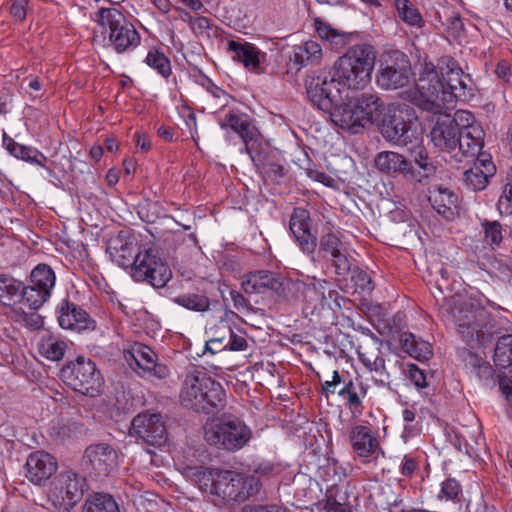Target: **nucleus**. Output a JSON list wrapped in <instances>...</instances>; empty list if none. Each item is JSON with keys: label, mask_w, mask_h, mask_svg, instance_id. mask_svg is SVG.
<instances>
[{"label": "nucleus", "mask_w": 512, "mask_h": 512, "mask_svg": "<svg viewBox=\"0 0 512 512\" xmlns=\"http://www.w3.org/2000/svg\"><path fill=\"white\" fill-rule=\"evenodd\" d=\"M440 75L433 64H425L416 82L414 104L432 114H441L454 107L456 101L474 96V83L453 59L439 63Z\"/></svg>", "instance_id": "obj_1"}, {"label": "nucleus", "mask_w": 512, "mask_h": 512, "mask_svg": "<svg viewBox=\"0 0 512 512\" xmlns=\"http://www.w3.org/2000/svg\"><path fill=\"white\" fill-rule=\"evenodd\" d=\"M325 79L307 78L306 93L318 109L328 112L331 121L342 129L356 134L368 123L380 120L384 111L383 101L373 93H364L357 98L343 97L341 89L321 88Z\"/></svg>", "instance_id": "obj_2"}, {"label": "nucleus", "mask_w": 512, "mask_h": 512, "mask_svg": "<svg viewBox=\"0 0 512 512\" xmlns=\"http://www.w3.org/2000/svg\"><path fill=\"white\" fill-rule=\"evenodd\" d=\"M375 59L373 46L357 44L337 59L332 73L321 71L308 78H325V84L321 85V88L325 89H363L371 80Z\"/></svg>", "instance_id": "obj_3"}, {"label": "nucleus", "mask_w": 512, "mask_h": 512, "mask_svg": "<svg viewBox=\"0 0 512 512\" xmlns=\"http://www.w3.org/2000/svg\"><path fill=\"white\" fill-rule=\"evenodd\" d=\"M430 131L433 145L447 152L457 161L462 157H475L484 145V131L481 127L460 128L456 120L443 111Z\"/></svg>", "instance_id": "obj_4"}, {"label": "nucleus", "mask_w": 512, "mask_h": 512, "mask_svg": "<svg viewBox=\"0 0 512 512\" xmlns=\"http://www.w3.org/2000/svg\"><path fill=\"white\" fill-rule=\"evenodd\" d=\"M450 313L458 335L469 347L477 348L492 340V316L478 301L455 302Z\"/></svg>", "instance_id": "obj_5"}, {"label": "nucleus", "mask_w": 512, "mask_h": 512, "mask_svg": "<svg viewBox=\"0 0 512 512\" xmlns=\"http://www.w3.org/2000/svg\"><path fill=\"white\" fill-rule=\"evenodd\" d=\"M180 400L186 408L209 414L224 407L226 394L220 383L193 367L185 375Z\"/></svg>", "instance_id": "obj_6"}, {"label": "nucleus", "mask_w": 512, "mask_h": 512, "mask_svg": "<svg viewBox=\"0 0 512 512\" xmlns=\"http://www.w3.org/2000/svg\"><path fill=\"white\" fill-rule=\"evenodd\" d=\"M251 437L250 428L242 420L232 415H223L204 427L206 442L229 452L242 449Z\"/></svg>", "instance_id": "obj_7"}, {"label": "nucleus", "mask_w": 512, "mask_h": 512, "mask_svg": "<svg viewBox=\"0 0 512 512\" xmlns=\"http://www.w3.org/2000/svg\"><path fill=\"white\" fill-rule=\"evenodd\" d=\"M416 119L414 109L408 105H391L381 119L380 133L394 145L407 146L417 140V130L414 128Z\"/></svg>", "instance_id": "obj_8"}, {"label": "nucleus", "mask_w": 512, "mask_h": 512, "mask_svg": "<svg viewBox=\"0 0 512 512\" xmlns=\"http://www.w3.org/2000/svg\"><path fill=\"white\" fill-rule=\"evenodd\" d=\"M94 20L101 33L108 35L109 44L118 53L135 48L140 43V36L135 27L117 9L102 8L95 13Z\"/></svg>", "instance_id": "obj_9"}, {"label": "nucleus", "mask_w": 512, "mask_h": 512, "mask_svg": "<svg viewBox=\"0 0 512 512\" xmlns=\"http://www.w3.org/2000/svg\"><path fill=\"white\" fill-rule=\"evenodd\" d=\"M216 479V496L228 504L244 503L256 497L262 488L258 477L237 471L223 470Z\"/></svg>", "instance_id": "obj_10"}, {"label": "nucleus", "mask_w": 512, "mask_h": 512, "mask_svg": "<svg viewBox=\"0 0 512 512\" xmlns=\"http://www.w3.org/2000/svg\"><path fill=\"white\" fill-rule=\"evenodd\" d=\"M63 381L76 392L85 396H98L104 385L103 377L95 363L84 357L67 363L61 369Z\"/></svg>", "instance_id": "obj_11"}, {"label": "nucleus", "mask_w": 512, "mask_h": 512, "mask_svg": "<svg viewBox=\"0 0 512 512\" xmlns=\"http://www.w3.org/2000/svg\"><path fill=\"white\" fill-rule=\"evenodd\" d=\"M130 270L135 281L147 282L157 289L165 287L172 278L169 265L153 249L139 251Z\"/></svg>", "instance_id": "obj_12"}, {"label": "nucleus", "mask_w": 512, "mask_h": 512, "mask_svg": "<svg viewBox=\"0 0 512 512\" xmlns=\"http://www.w3.org/2000/svg\"><path fill=\"white\" fill-rule=\"evenodd\" d=\"M411 75L412 69L407 55L396 50L383 57L376 80L380 87L394 90L406 86Z\"/></svg>", "instance_id": "obj_13"}, {"label": "nucleus", "mask_w": 512, "mask_h": 512, "mask_svg": "<svg viewBox=\"0 0 512 512\" xmlns=\"http://www.w3.org/2000/svg\"><path fill=\"white\" fill-rule=\"evenodd\" d=\"M85 487L84 477L73 471H65L58 476L50 497L55 498L54 504L59 509L69 512L82 499Z\"/></svg>", "instance_id": "obj_14"}, {"label": "nucleus", "mask_w": 512, "mask_h": 512, "mask_svg": "<svg viewBox=\"0 0 512 512\" xmlns=\"http://www.w3.org/2000/svg\"><path fill=\"white\" fill-rule=\"evenodd\" d=\"M130 433L152 446H161L167 441V428L160 413L138 414L132 420Z\"/></svg>", "instance_id": "obj_15"}, {"label": "nucleus", "mask_w": 512, "mask_h": 512, "mask_svg": "<svg viewBox=\"0 0 512 512\" xmlns=\"http://www.w3.org/2000/svg\"><path fill=\"white\" fill-rule=\"evenodd\" d=\"M117 465V453L107 444L91 445L86 448L83 466L98 477L108 476Z\"/></svg>", "instance_id": "obj_16"}, {"label": "nucleus", "mask_w": 512, "mask_h": 512, "mask_svg": "<svg viewBox=\"0 0 512 512\" xmlns=\"http://www.w3.org/2000/svg\"><path fill=\"white\" fill-rule=\"evenodd\" d=\"M124 358L132 369L139 368L159 379H165L170 374L166 365L157 363L156 353L144 344L133 345L130 350L124 352Z\"/></svg>", "instance_id": "obj_17"}, {"label": "nucleus", "mask_w": 512, "mask_h": 512, "mask_svg": "<svg viewBox=\"0 0 512 512\" xmlns=\"http://www.w3.org/2000/svg\"><path fill=\"white\" fill-rule=\"evenodd\" d=\"M219 124L222 129L230 128L239 135L245 145L242 152H246L253 160L255 143L259 138V131L253 125L249 116L244 113L237 114L234 112H229L225 115Z\"/></svg>", "instance_id": "obj_18"}, {"label": "nucleus", "mask_w": 512, "mask_h": 512, "mask_svg": "<svg viewBox=\"0 0 512 512\" xmlns=\"http://www.w3.org/2000/svg\"><path fill=\"white\" fill-rule=\"evenodd\" d=\"M289 229L302 252L312 255L317 247V237L311 232L309 211L304 208H294Z\"/></svg>", "instance_id": "obj_19"}, {"label": "nucleus", "mask_w": 512, "mask_h": 512, "mask_svg": "<svg viewBox=\"0 0 512 512\" xmlns=\"http://www.w3.org/2000/svg\"><path fill=\"white\" fill-rule=\"evenodd\" d=\"M139 251L135 237L124 230L110 238L107 244V252L112 260L123 268L131 269Z\"/></svg>", "instance_id": "obj_20"}, {"label": "nucleus", "mask_w": 512, "mask_h": 512, "mask_svg": "<svg viewBox=\"0 0 512 512\" xmlns=\"http://www.w3.org/2000/svg\"><path fill=\"white\" fill-rule=\"evenodd\" d=\"M241 285L246 294H261L271 291L280 295L284 292L283 279L267 270L249 272L244 276Z\"/></svg>", "instance_id": "obj_21"}, {"label": "nucleus", "mask_w": 512, "mask_h": 512, "mask_svg": "<svg viewBox=\"0 0 512 512\" xmlns=\"http://www.w3.org/2000/svg\"><path fill=\"white\" fill-rule=\"evenodd\" d=\"M58 313V322L63 329L82 332L95 328V322L89 314L68 300L62 301L58 307Z\"/></svg>", "instance_id": "obj_22"}, {"label": "nucleus", "mask_w": 512, "mask_h": 512, "mask_svg": "<svg viewBox=\"0 0 512 512\" xmlns=\"http://www.w3.org/2000/svg\"><path fill=\"white\" fill-rule=\"evenodd\" d=\"M26 477L34 484L47 481L57 470L56 459L43 451L31 453L26 460Z\"/></svg>", "instance_id": "obj_23"}, {"label": "nucleus", "mask_w": 512, "mask_h": 512, "mask_svg": "<svg viewBox=\"0 0 512 512\" xmlns=\"http://www.w3.org/2000/svg\"><path fill=\"white\" fill-rule=\"evenodd\" d=\"M227 52L234 61L242 63L249 71L260 72V64L265 53H262L254 44L244 40H229Z\"/></svg>", "instance_id": "obj_24"}, {"label": "nucleus", "mask_w": 512, "mask_h": 512, "mask_svg": "<svg viewBox=\"0 0 512 512\" xmlns=\"http://www.w3.org/2000/svg\"><path fill=\"white\" fill-rule=\"evenodd\" d=\"M357 353L360 362L373 373L375 384L391 390V376L386 369L385 359L381 355L379 348L369 350L367 347L359 346Z\"/></svg>", "instance_id": "obj_25"}, {"label": "nucleus", "mask_w": 512, "mask_h": 512, "mask_svg": "<svg viewBox=\"0 0 512 512\" xmlns=\"http://www.w3.org/2000/svg\"><path fill=\"white\" fill-rule=\"evenodd\" d=\"M349 441L358 457H373L377 459L380 446L370 427L366 425L353 427L349 434Z\"/></svg>", "instance_id": "obj_26"}, {"label": "nucleus", "mask_w": 512, "mask_h": 512, "mask_svg": "<svg viewBox=\"0 0 512 512\" xmlns=\"http://www.w3.org/2000/svg\"><path fill=\"white\" fill-rule=\"evenodd\" d=\"M459 357L469 373L475 376L484 386L495 385V371L488 361L468 349L460 350Z\"/></svg>", "instance_id": "obj_27"}, {"label": "nucleus", "mask_w": 512, "mask_h": 512, "mask_svg": "<svg viewBox=\"0 0 512 512\" xmlns=\"http://www.w3.org/2000/svg\"><path fill=\"white\" fill-rule=\"evenodd\" d=\"M428 200L433 209L446 219H452L457 214V195L443 186H434L428 190Z\"/></svg>", "instance_id": "obj_28"}, {"label": "nucleus", "mask_w": 512, "mask_h": 512, "mask_svg": "<svg viewBox=\"0 0 512 512\" xmlns=\"http://www.w3.org/2000/svg\"><path fill=\"white\" fill-rule=\"evenodd\" d=\"M376 168L384 173H401L405 177L418 176L412 171V162L393 151H382L375 157Z\"/></svg>", "instance_id": "obj_29"}, {"label": "nucleus", "mask_w": 512, "mask_h": 512, "mask_svg": "<svg viewBox=\"0 0 512 512\" xmlns=\"http://www.w3.org/2000/svg\"><path fill=\"white\" fill-rule=\"evenodd\" d=\"M410 157L418 168L412 166V171L418 176H408L409 179L419 183H426L436 173V166L429 157L427 149L422 145H416L410 149Z\"/></svg>", "instance_id": "obj_30"}, {"label": "nucleus", "mask_w": 512, "mask_h": 512, "mask_svg": "<svg viewBox=\"0 0 512 512\" xmlns=\"http://www.w3.org/2000/svg\"><path fill=\"white\" fill-rule=\"evenodd\" d=\"M3 146L15 158L45 167L43 162L47 157L38 151L36 148L29 147L17 143L13 138L9 137L6 133L3 134Z\"/></svg>", "instance_id": "obj_31"}, {"label": "nucleus", "mask_w": 512, "mask_h": 512, "mask_svg": "<svg viewBox=\"0 0 512 512\" xmlns=\"http://www.w3.org/2000/svg\"><path fill=\"white\" fill-rule=\"evenodd\" d=\"M322 58V48L315 41H306L305 43L295 46L290 61L294 63L297 70L307 65H315Z\"/></svg>", "instance_id": "obj_32"}, {"label": "nucleus", "mask_w": 512, "mask_h": 512, "mask_svg": "<svg viewBox=\"0 0 512 512\" xmlns=\"http://www.w3.org/2000/svg\"><path fill=\"white\" fill-rule=\"evenodd\" d=\"M231 325L228 320L221 319L208 331L209 339L205 344V351L215 354L227 350V343L231 337Z\"/></svg>", "instance_id": "obj_33"}, {"label": "nucleus", "mask_w": 512, "mask_h": 512, "mask_svg": "<svg viewBox=\"0 0 512 512\" xmlns=\"http://www.w3.org/2000/svg\"><path fill=\"white\" fill-rule=\"evenodd\" d=\"M399 341L402 349L419 361L429 360L433 355L431 344L413 333L403 332Z\"/></svg>", "instance_id": "obj_34"}, {"label": "nucleus", "mask_w": 512, "mask_h": 512, "mask_svg": "<svg viewBox=\"0 0 512 512\" xmlns=\"http://www.w3.org/2000/svg\"><path fill=\"white\" fill-rule=\"evenodd\" d=\"M315 28L320 38L329 42L335 50L346 46L353 36L352 33H345L332 28L328 23L320 19H315Z\"/></svg>", "instance_id": "obj_35"}, {"label": "nucleus", "mask_w": 512, "mask_h": 512, "mask_svg": "<svg viewBox=\"0 0 512 512\" xmlns=\"http://www.w3.org/2000/svg\"><path fill=\"white\" fill-rule=\"evenodd\" d=\"M23 283L8 274H0V302L12 305L21 298Z\"/></svg>", "instance_id": "obj_36"}, {"label": "nucleus", "mask_w": 512, "mask_h": 512, "mask_svg": "<svg viewBox=\"0 0 512 512\" xmlns=\"http://www.w3.org/2000/svg\"><path fill=\"white\" fill-rule=\"evenodd\" d=\"M172 301L194 312L204 313L210 309V299L205 293H183L174 297Z\"/></svg>", "instance_id": "obj_37"}, {"label": "nucleus", "mask_w": 512, "mask_h": 512, "mask_svg": "<svg viewBox=\"0 0 512 512\" xmlns=\"http://www.w3.org/2000/svg\"><path fill=\"white\" fill-rule=\"evenodd\" d=\"M83 512H120V509L112 495L95 493L85 501Z\"/></svg>", "instance_id": "obj_38"}, {"label": "nucleus", "mask_w": 512, "mask_h": 512, "mask_svg": "<svg viewBox=\"0 0 512 512\" xmlns=\"http://www.w3.org/2000/svg\"><path fill=\"white\" fill-rule=\"evenodd\" d=\"M495 365L508 369V373L512 376V335L501 336L494 350Z\"/></svg>", "instance_id": "obj_39"}, {"label": "nucleus", "mask_w": 512, "mask_h": 512, "mask_svg": "<svg viewBox=\"0 0 512 512\" xmlns=\"http://www.w3.org/2000/svg\"><path fill=\"white\" fill-rule=\"evenodd\" d=\"M192 470V477L195 482L204 491L209 490L211 494L216 495L217 477L223 470L217 468L195 467Z\"/></svg>", "instance_id": "obj_40"}, {"label": "nucleus", "mask_w": 512, "mask_h": 512, "mask_svg": "<svg viewBox=\"0 0 512 512\" xmlns=\"http://www.w3.org/2000/svg\"><path fill=\"white\" fill-rule=\"evenodd\" d=\"M38 348L39 353L46 359L60 361L65 355L67 344L63 340L48 336L47 338H42Z\"/></svg>", "instance_id": "obj_41"}, {"label": "nucleus", "mask_w": 512, "mask_h": 512, "mask_svg": "<svg viewBox=\"0 0 512 512\" xmlns=\"http://www.w3.org/2000/svg\"><path fill=\"white\" fill-rule=\"evenodd\" d=\"M399 18L408 25L420 27L423 23L419 10L409 0H395Z\"/></svg>", "instance_id": "obj_42"}, {"label": "nucleus", "mask_w": 512, "mask_h": 512, "mask_svg": "<svg viewBox=\"0 0 512 512\" xmlns=\"http://www.w3.org/2000/svg\"><path fill=\"white\" fill-rule=\"evenodd\" d=\"M343 249L344 246L342 241L334 233H327L321 236L319 242V255L324 260H329Z\"/></svg>", "instance_id": "obj_43"}, {"label": "nucleus", "mask_w": 512, "mask_h": 512, "mask_svg": "<svg viewBox=\"0 0 512 512\" xmlns=\"http://www.w3.org/2000/svg\"><path fill=\"white\" fill-rule=\"evenodd\" d=\"M488 179L489 177L483 173V169L478 165H474L463 173V182L472 191L483 190L488 184Z\"/></svg>", "instance_id": "obj_44"}, {"label": "nucleus", "mask_w": 512, "mask_h": 512, "mask_svg": "<svg viewBox=\"0 0 512 512\" xmlns=\"http://www.w3.org/2000/svg\"><path fill=\"white\" fill-rule=\"evenodd\" d=\"M145 62L155 69L162 77L168 78L171 74L170 60L163 52L159 50H150L146 56Z\"/></svg>", "instance_id": "obj_45"}, {"label": "nucleus", "mask_w": 512, "mask_h": 512, "mask_svg": "<svg viewBox=\"0 0 512 512\" xmlns=\"http://www.w3.org/2000/svg\"><path fill=\"white\" fill-rule=\"evenodd\" d=\"M481 227L484 232V242L492 249L498 247L502 240V225L498 221L483 220Z\"/></svg>", "instance_id": "obj_46"}, {"label": "nucleus", "mask_w": 512, "mask_h": 512, "mask_svg": "<svg viewBox=\"0 0 512 512\" xmlns=\"http://www.w3.org/2000/svg\"><path fill=\"white\" fill-rule=\"evenodd\" d=\"M31 280L34 282H41L42 286L52 293L55 286L56 275L52 268L46 264H38L31 271Z\"/></svg>", "instance_id": "obj_47"}, {"label": "nucleus", "mask_w": 512, "mask_h": 512, "mask_svg": "<svg viewBox=\"0 0 512 512\" xmlns=\"http://www.w3.org/2000/svg\"><path fill=\"white\" fill-rule=\"evenodd\" d=\"M367 393L366 387L362 382L358 384V390L349 391L344 394H340L339 396L345 400V406L351 410L352 412L361 413L363 409L362 398L365 397Z\"/></svg>", "instance_id": "obj_48"}, {"label": "nucleus", "mask_w": 512, "mask_h": 512, "mask_svg": "<svg viewBox=\"0 0 512 512\" xmlns=\"http://www.w3.org/2000/svg\"><path fill=\"white\" fill-rule=\"evenodd\" d=\"M352 504L346 497V491L337 488L335 495H329L326 501V509L332 512H352Z\"/></svg>", "instance_id": "obj_49"}, {"label": "nucleus", "mask_w": 512, "mask_h": 512, "mask_svg": "<svg viewBox=\"0 0 512 512\" xmlns=\"http://www.w3.org/2000/svg\"><path fill=\"white\" fill-rule=\"evenodd\" d=\"M76 430L77 426L75 423L60 420L51 424L49 435L57 441H63L69 438Z\"/></svg>", "instance_id": "obj_50"}, {"label": "nucleus", "mask_w": 512, "mask_h": 512, "mask_svg": "<svg viewBox=\"0 0 512 512\" xmlns=\"http://www.w3.org/2000/svg\"><path fill=\"white\" fill-rule=\"evenodd\" d=\"M50 297L47 294H41L29 286H24L21 293V300L26 303L30 309L37 310L48 301Z\"/></svg>", "instance_id": "obj_51"}, {"label": "nucleus", "mask_w": 512, "mask_h": 512, "mask_svg": "<svg viewBox=\"0 0 512 512\" xmlns=\"http://www.w3.org/2000/svg\"><path fill=\"white\" fill-rule=\"evenodd\" d=\"M327 262L330 263L334 268L335 273L339 276L344 277L352 271V264L346 254L345 248L327 260Z\"/></svg>", "instance_id": "obj_52"}, {"label": "nucleus", "mask_w": 512, "mask_h": 512, "mask_svg": "<svg viewBox=\"0 0 512 512\" xmlns=\"http://www.w3.org/2000/svg\"><path fill=\"white\" fill-rule=\"evenodd\" d=\"M461 492V486L455 479L449 478L442 483L441 493L446 499L456 500Z\"/></svg>", "instance_id": "obj_53"}, {"label": "nucleus", "mask_w": 512, "mask_h": 512, "mask_svg": "<svg viewBox=\"0 0 512 512\" xmlns=\"http://www.w3.org/2000/svg\"><path fill=\"white\" fill-rule=\"evenodd\" d=\"M409 378L413 382V384L419 389L426 388L429 386V382L427 380L425 372L414 364L409 366Z\"/></svg>", "instance_id": "obj_54"}, {"label": "nucleus", "mask_w": 512, "mask_h": 512, "mask_svg": "<svg viewBox=\"0 0 512 512\" xmlns=\"http://www.w3.org/2000/svg\"><path fill=\"white\" fill-rule=\"evenodd\" d=\"M351 272L352 280L354 281L357 287H359L362 290L371 289V279L365 271L359 268H354Z\"/></svg>", "instance_id": "obj_55"}, {"label": "nucleus", "mask_w": 512, "mask_h": 512, "mask_svg": "<svg viewBox=\"0 0 512 512\" xmlns=\"http://www.w3.org/2000/svg\"><path fill=\"white\" fill-rule=\"evenodd\" d=\"M418 470V462L415 458L404 456L400 465V472L405 478H412L414 473Z\"/></svg>", "instance_id": "obj_56"}, {"label": "nucleus", "mask_w": 512, "mask_h": 512, "mask_svg": "<svg viewBox=\"0 0 512 512\" xmlns=\"http://www.w3.org/2000/svg\"><path fill=\"white\" fill-rule=\"evenodd\" d=\"M247 341L242 334L236 333L231 328V337H229V343H227V350L231 351H242L246 349Z\"/></svg>", "instance_id": "obj_57"}, {"label": "nucleus", "mask_w": 512, "mask_h": 512, "mask_svg": "<svg viewBox=\"0 0 512 512\" xmlns=\"http://www.w3.org/2000/svg\"><path fill=\"white\" fill-rule=\"evenodd\" d=\"M457 121L460 128L467 127H481L480 125L475 123V118L472 113L469 111L460 110L456 112V117L453 118Z\"/></svg>", "instance_id": "obj_58"}, {"label": "nucleus", "mask_w": 512, "mask_h": 512, "mask_svg": "<svg viewBox=\"0 0 512 512\" xmlns=\"http://www.w3.org/2000/svg\"><path fill=\"white\" fill-rule=\"evenodd\" d=\"M475 156L477 157L475 165L480 166L487 177L493 176L496 171V167L491 161V158L487 155L480 154V151Z\"/></svg>", "instance_id": "obj_59"}, {"label": "nucleus", "mask_w": 512, "mask_h": 512, "mask_svg": "<svg viewBox=\"0 0 512 512\" xmlns=\"http://www.w3.org/2000/svg\"><path fill=\"white\" fill-rule=\"evenodd\" d=\"M190 26L197 35H203L210 29V20L207 17L200 16L191 19Z\"/></svg>", "instance_id": "obj_60"}, {"label": "nucleus", "mask_w": 512, "mask_h": 512, "mask_svg": "<svg viewBox=\"0 0 512 512\" xmlns=\"http://www.w3.org/2000/svg\"><path fill=\"white\" fill-rule=\"evenodd\" d=\"M307 175L312 180L320 182L329 187L332 186L334 182V179L332 177L327 175L324 171L316 168H309L307 170Z\"/></svg>", "instance_id": "obj_61"}, {"label": "nucleus", "mask_w": 512, "mask_h": 512, "mask_svg": "<svg viewBox=\"0 0 512 512\" xmlns=\"http://www.w3.org/2000/svg\"><path fill=\"white\" fill-rule=\"evenodd\" d=\"M265 173L271 180L278 181L284 176V167L277 163H268L265 166Z\"/></svg>", "instance_id": "obj_62"}, {"label": "nucleus", "mask_w": 512, "mask_h": 512, "mask_svg": "<svg viewBox=\"0 0 512 512\" xmlns=\"http://www.w3.org/2000/svg\"><path fill=\"white\" fill-rule=\"evenodd\" d=\"M277 471L278 467L270 461H262L253 468V472L261 476L272 475Z\"/></svg>", "instance_id": "obj_63"}, {"label": "nucleus", "mask_w": 512, "mask_h": 512, "mask_svg": "<svg viewBox=\"0 0 512 512\" xmlns=\"http://www.w3.org/2000/svg\"><path fill=\"white\" fill-rule=\"evenodd\" d=\"M248 512H290V510L282 505L266 504L254 505L249 508Z\"/></svg>", "instance_id": "obj_64"}]
</instances>
